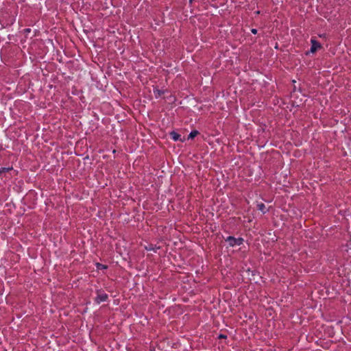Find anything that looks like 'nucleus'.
Wrapping results in <instances>:
<instances>
[{"instance_id":"nucleus-1","label":"nucleus","mask_w":351,"mask_h":351,"mask_svg":"<svg viewBox=\"0 0 351 351\" xmlns=\"http://www.w3.org/2000/svg\"><path fill=\"white\" fill-rule=\"evenodd\" d=\"M311 44H312V46H311L310 52L312 53H315L317 49H319L322 48L321 44L314 39L311 40Z\"/></svg>"},{"instance_id":"nucleus-2","label":"nucleus","mask_w":351,"mask_h":351,"mask_svg":"<svg viewBox=\"0 0 351 351\" xmlns=\"http://www.w3.org/2000/svg\"><path fill=\"white\" fill-rule=\"evenodd\" d=\"M226 241L228 242L230 246H234L235 245H240L243 242V239H236L233 237H230L227 239Z\"/></svg>"},{"instance_id":"nucleus-3","label":"nucleus","mask_w":351,"mask_h":351,"mask_svg":"<svg viewBox=\"0 0 351 351\" xmlns=\"http://www.w3.org/2000/svg\"><path fill=\"white\" fill-rule=\"evenodd\" d=\"M108 296L105 293H98L97 297L96 298V302L97 303H100L101 302H105L107 300Z\"/></svg>"},{"instance_id":"nucleus-4","label":"nucleus","mask_w":351,"mask_h":351,"mask_svg":"<svg viewBox=\"0 0 351 351\" xmlns=\"http://www.w3.org/2000/svg\"><path fill=\"white\" fill-rule=\"evenodd\" d=\"M170 135L171 136L172 138L174 141L180 140L182 142L184 141V139L180 138V134H178L177 132L173 131L170 133Z\"/></svg>"},{"instance_id":"nucleus-5","label":"nucleus","mask_w":351,"mask_h":351,"mask_svg":"<svg viewBox=\"0 0 351 351\" xmlns=\"http://www.w3.org/2000/svg\"><path fill=\"white\" fill-rule=\"evenodd\" d=\"M154 94L156 95V97H159L162 94H164L165 93V90L156 89V90H154Z\"/></svg>"},{"instance_id":"nucleus-6","label":"nucleus","mask_w":351,"mask_h":351,"mask_svg":"<svg viewBox=\"0 0 351 351\" xmlns=\"http://www.w3.org/2000/svg\"><path fill=\"white\" fill-rule=\"evenodd\" d=\"M198 134H199L198 131H197V130H193V131H192V132L189 134L188 138L193 139V138H195V137Z\"/></svg>"},{"instance_id":"nucleus-7","label":"nucleus","mask_w":351,"mask_h":351,"mask_svg":"<svg viewBox=\"0 0 351 351\" xmlns=\"http://www.w3.org/2000/svg\"><path fill=\"white\" fill-rule=\"evenodd\" d=\"M258 208L263 213H265L267 212V210H266V208H265V206L264 204H259L258 205Z\"/></svg>"},{"instance_id":"nucleus-8","label":"nucleus","mask_w":351,"mask_h":351,"mask_svg":"<svg viewBox=\"0 0 351 351\" xmlns=\"http://www.w3.org/2000/svg\"><path fill=\"white\" fill-rule=\"evenodd\" d=\"M97 267L98 269H106L107 268V266L106 265H101L100 263H97Z\"/></svg>"},{"instance_id":"nucleus-9","label":"nucleus","mask_w":351,"mask_h":351,"mask_svg":"<svg viewBox=\"0 0 351 351\" xmlns=\"http://www.w3.org/2000/svg\"><path fill=\"white\" fill-rule=\"evenodd\" d=\"M252 32L254 34H256L257 33V30L256 29H252Z\"/></svg>"},{"instance_id":"nucleus-10","label":"nucleus","mask_w":351,"mask_h":351,"mask_svg":"<svg viewBox=\"0 0 351 351\" xmlns=\"http://www.w3.org/2000/svg\"><path fill=\"white\" fill-rule=\"evenodd\" d=\"M145 249H146L147 250H153V247H152V246H150V247H145Z\"/></svg>"},{"instance_id":"nucleus-11","label":"nucleus","mask_w":351,"mask_h":351,"mask_svg":"<svg viewBox=\"0 0 351 351\" xmlns=\"http://www.w3.org/2000/svg\"><path fill=\"white\" fill-rule=\"evenodd\" d=\"M219 337H220V338H223V337H224L223 335H220V336H219Z\"/></svg>"},{"instance_id":"nucleus-12","label":"nucleus","mask_w":351,"mask_h":351,"mask_svg":"<svg viewBox=\"0 0 351 351\" xmlns=\"http://www.w3.org/2000/svg\"><path fill=\"white\" fill-rule=\"evenodd\" d=\"M194 0H189L190 3H191Z\"/></svg>"}]
</instances>
